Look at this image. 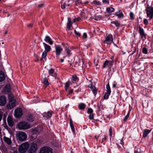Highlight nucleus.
<instances>
[{
    "mask_svg": "<svg viewBox=\"0 0 153 153\" xmlns=\"http://www.w3.org/2000/svg\"><path fill=\"white\" fill-rule=\"evenodd\" d=\"M29 146V143L25 142L20 145L18 148V151L20 153H25L27 150Z\"/></svg>",
    "mask_w": 153,
    "mask_h": 153,
    "instance_id": "obj_1",
    "label": "nucleus"
},
{
    "mask_svg": "<svg viewBox=\"0 0 153 153\" xmlns=\"http://www.w3.org/2000/svg\"><path fill=\"white\" fill-rule=\"evenodd\" d=\"M37 145L34 142L31 143L28 148V153H34L37 150Z\"/></svg>",
    "mask_w": 153,
    "mask_h": 153,
    "instance_id": "obj_2",
    "label": "nucleus"
},
{
    "mask_svg": "<svg viewBox=\"0 0 153 153\" xmlns=\"http://www.w3.org/2000/svg\"><path fill=\"white\" fill-rule=\"evenodd\" d=\"M146 13L148 18L151 20L153 17V7L148 6L146 8Z\"/></svg>",
    "mask_w": 153,
    "mask_h": 153,
    "instance_id": "obj_3",
    "label": "nucleus"
},
{
    "mask_svg": "<svg viewBox=\"0 0 153 153\" xmlns=\"http://www.w3.org/2000/svg\"><path fill=\"white\" fill-rule=\"evenodd\" d=\"M18 126L20 129H26L30 128V125L25 122H22L18 124Z\"/></svg>",
    "mask_w": 153,
    "mask_h": 153,
    "instance_id": "obj_4",
    "label": "nucleus"
},
{
    "mask_svg": "<svg viewBox=\"0 0 153 153\" xmlns=\"http://www.w3.org/2000/svg\"><path fill=\"white\" fill-rule=\"evenodd\" d=\"M39 153H53V150L48 146H45L40 149Z\"/></svg>",
    "mask_w": 153,
    "mask_h": 153,
    "instance_id": "obj_5",
    "label": "nucleus"
},
{
    "mask_svg": "<svg viewBox=\"0 0 153 153\" xmlns=\"http://www.w3.org/2000/svg\"><path fill=\"white\" fill-rule=\"evenodd\" d=\"M23 114L22 109L20 108L16 109L15 110V116L17 118H19Z\"/></svg>",
    "mask_w": 153,
    "mask_h": 153,
    "instance_id": "obj_6",
    "label": "nucleus"
},
{
    "mask_svg": "<svg viewBox=\"0 0 153 153\" xmlns=\"http://www.w3.org/2000/svg\"><path fill=\"white\" fill-rule=\"evenodd\" d=\"M55 52L56 55H59L63 50L62 48L59 45H55Z\"/></svg>",
    "mask_w": 153,
    "mask_h": 153,
    "instance_id": "obj_7",
    "label": "nucleus"
},
{
    "mask_svg": "<svg viewBox=\"0 0 153 153\" xmlns=\"http://www.w3.org/2000/svg\"><path fill=\"white\" fill-rule=\"evenodd\" d=\"M18 139L20 141H24L27 138L26 134L23 132H20L18 134Z\"/></svg>",
    "mask_w": 153,
    "mask_h": 153,
    "instance_id": "obj_8",
    "label": "nucleus"
},
{
    "mask_svg": "<svg viewBox=\"0 0 153 153\" xmlns=\"http://www.w3.org/2000/svg\"><path fill=\"white\" fill-rule=\"evenodd\" d=\"M106 88L107 89V92L105 93L104 96V99H108L109 96L111 92L110 85L108 83L106 85Z\"/></svg>",
    "mask_w": 153,
    "mask_h": 153,
    "instance_id": "obj_9",
    "label": "nucleus"
},
{
    "mask_svg": "<svg viewBox=\"0 0 153 153\" xmlns=\"http://www.w3.org/2000/svg\"><path fill=\"white\" fill-rule=\"evenodd\" d=\"M113 42V38L111 34H109L106 37L104 42L108 45L110 44Z\"/></svg>",
    "mask_w": 153,
    "mask_h": 153,
    "instance_id": "obj_10",
    "label": "nucleus"
},
{
    "mask_svg": "<svg viewBox=\"0 0 153 153\" xmlns=\"http://www.w3.org/2000/svg\"><path fill=\"white\" fill-rule=\"evenodd\" d=\"M139 32L141 39H142L145 40L146 39V35L145 34L144 31L143 29L141 27H139Z\"/></svg>",
    "mask_w": 153,
    "mask_h": 153,
    "instance_id": "obj_11",
    "label": "nucleus"
},
{
    "mask_svg": "<svg viewBox=\"0 0 153 153\" xmlns=\"http://www.w3.org/2000/svg\"><path fill=\"white\" fill-rule=\"evenodd\" d=\"M6 102V97L4 95H2L0 97V105H4Z\"/></svg>",
    "mask_w": 153,
    "mask_h": 153,
    "instance_id": "obj_12",
    "label": "nucleus"
},
{
    "mask_svg": "<svg viewBox=\"0 0 153 153\" xmlns=\"http://www.w3.org/2000/svg\"><path fill=\"white\" fill-rule=\"evenodd\" d=\"M7 122L8 124L10 127H12L13 126L14 122L12 119V117L11 116H8L7 118Z\"/></svg>",
    "mask_w": 153,
    "mask_h": 153,
    "instance_id": "obj_13",
    "label": "nucleus"
},
{
    "mask_svg": "<svg viewBox=\"0 0 153 153\" xmlns=\"http://www.w3.org/2000/svg\"><path fill=\"white\" fill-rule=\"evenodd\" d=\"M16 102H11L9 101L7 105V108L8 109H11L15 106Z\"/></svg>",
    "mask_w": 153,
    "mask_h": 153,
    "instance_id": "obj_14",
    "label": "nucleus"
},
{
    "mask_svg": "<svg viewBox=\"0 0 153 153\" xmlns=\"http://www.w3.org/2000/svg\"><path fill=\"white\" fill-rule=\"evenodd\" d=\"M48 73L49 76H51L55 78L56 77V74L53 68H51L48 71Z\"/></svg>",
    "mask_w": 153,
    "mask_h": 153,
    "instance_id": "obj_15",
    "label": "nucleus"
},
{
    "mask_svg": "<svg viewBox=\"0 0 153 153\" xmlns=\"http://www.w3.org/2000/svg\"><path fill=\"white\" fill-rule=\"evenodd\" d=\"M88 87L90 88L94 95L95 96L97 93V89L92 84H91L90 86H88Z\"/></svg>",
    "mask_w": 153,
    "mask_h": 153,
    "instance_id": "obj_16",
    "label": "nucleus"
},
{
    "mask_svg": "<svg viewBox=\"0 0 153 153\" xmlns=\"http://www.w3.org/2000/svg\"><path fill=\"white\" fill-rule=\"evenodd\" d=\"M53 112L51 111H49L48 112H45L43 113V117H45L48 119L50 118L52 115Z\"/></svg>",
    "mask_w": 153,
    "mask_h": 153,
    "instance_id": "obj_17",
    "label": "nucleus"
},
{
    "mask_svg": "<svg viewBox=\"0 0 153 153\" xmlns=\"http://www.w3.org/2000/svg\"><path fill=\"white\" fill-rule=\"evenodd\" d=\"M43 44L44 46V48L45 49V51L48 52L51 50V48L50 46L47 44L45 42H43Z\"/></svg>",
    "mask_w": 153,
    "mask_h": 153,
    "instance_id": "obj_18",
    "label": "nucleus"
},
{
    "mask_svg": "<svg viewBox=\"0 0 153 153\" xmlns=\"http://www.w3.org/2000/svg\"><path fill=\"white\" fill-rule=\"evenodd\" d=\"M3 140L8 145H10L12 143L11 139L10 138L4 136L3 137Z\"/></svg>",
    "mask_w": 153,
    "mask_h": 153,
    "instance_id": "obj_19",
    "label": "nucleus"
},
{
    "mask_svg": "<svg viewBox=\"0 0 153 153\" xmlns=\"http://www.w3.org/2000/svg\"><path fill=\"white\" fill-rule=\"evenodd\" d=\"M44 40L51 45H52L53 43L51 39L48 36L45 37Z\"/></svg>",
    "mask_w": 153,
    "mask_h": 153,
    "instance_id": "obj_20",
    "label": "nucleus"
},
{
    "mask_svg": "<svg viewBox=\"0 0 153 153\" xmlns=\"http://www.w3.org/2000/svg\"><path fill=\"white\" fill-rule=\"evenodd\" d=\"M151 131V130L146 129L144 130V132L143 135V137L145 138L148 135V134Z\"/></svg>",
    "mask_w": 153,
    "mask_h": 153,
    "instance_id": "obj_21",
    "label": "nucleus"
},
{
    "mask_svg": "<svg viewBox=\"0 0 153 153\" xmlns=\"http://www.w3.org/2000/svg\"><path fill=\"white\" fill-rule=\"evenodd\" d=\"M5 79V76L4 72L2 71H0V82L4 80Z\"/></svg>",
    "mask_w": 153,
    "mask_h": 153,
    "instance_id": "obj_22",
    "label": "nucleus"
},
{
    "mask_svg": "<svg viewBox=\"0 0 153 153\" xmlns=\"http://www.w3.org/2000/svg\"><path fill=\"white\" fill-rule=\"evenodd\" d=\"M115 14L119 18H120L123 16V14L120 11H119L116 12Z\"/></svg>",
    "mask_w": 153,
    "mask_h": 153,
    "instance_id": "obj_23",
    "label": "nucleus"
},
{
    "mask_svg": "<svg viewBox=\"0 0 153 153\" xmlns=\"http://www.w3.org/2000/svg\"><path fill=\"white\" fill-rule=\"evenodd\" d=\"M68 21L67 23V27L68 30H70L72 25L71 20V19L69 18H68Z\"/></svg>",
    "mask_w": 153,
    "mask_h": 153,
    "instance_id": "obj_24",
    "label": "nucleus"
},
{
    "mask_svg": "<svg viewBox=\"0 0 153 153\" xmlns=\"http://www.w3.org/2000/svg\"><path fill=\"white\" fill-rule=\"evenodd\" d=\"M4 90L6 92H10V85L9 84H7L5 87Z\"/></svg>",
    "mask_w": 153,
    "mask_h": 153,
    "instance_id": "obj_25",
    "label": "nucleus"
},
{
    "mask_svg": "<svg viewBox=\"0 0 153 153\" xmlns=\"http://www.w3.org/2000/svg\"><path fill=\"white\" fill-rule=\"evenodd\" d=\"M8 98L9 99V101H11V102H15V100L14 99L13 95L11 94H8Z\"/></svg>",
    "mask_w": 153,
    "mask_h": 153,
    "instance_id": "obj_26",
    "label": "nucleus"
},
{
    "mask_svg": "<svg viewBox=\"0 0 153 153\" xmlns=\"http://www.w3.org/2000/svg\"><path fill=\"white\" fill-rule=\"evenodd\" d=\"M42 82L46 86H47L49 85L48 79L46 77H45L43 79Z\"/></svg>",
    "mask_w": 153,
    "mask_h": 153,
    "instance_id": "obj_27",
    "label": "nucleus"
},
{
    "mask_svg": "<svg viewBox=\"0 0 153 153\" xmlns=\"http://www.w3.org/2000/svg\"><path fill=\"white\" fill-rule=\"evenodd\" d=\"M79 108L80 110H83L85 107V105L83 103H80L78 105Z\"/></svg>",
    "mask_w": 153,
    "mask_h": 153,
    "instance_id": "obj_28",
    "label": "nucleus"
},
{
    "mask_svg": "<svg viewBox=\"0 0 153 153\" xmlns=\"http://www.w3.org/2000/svg\"><path fill=\"white\" fill-rule=\"evenodd\" d=\"M27 120L29 121L32 122L34 120V118L31 115H29L27 117Z\"/></svg>",
    "mask_w": 153,
    "mask_h": 153,
    "instance_id": "obj_29",
    "label": "nucleus"
},
{
    "mask_svg": "<svg viewBox=\"0 0 153 153\" xmlns=\"http://www.w3.org/2000/svg\"><path fill=\"white\" fill-rule=\"evenodd\" d=\"M82 4L81 1L80 0H76L75 1V4L76 6H79Z\"/></svg>",
    "mask_w": 153,
    "mask_h": 153,
    "instance_id": "obj_30",
    "label": "nucleus"
},
{
    "mask_svg": "<svg viewBox=\"0 0 153 153\" xmlns=\"http://www.w3.org/2000/svg\"><path fill=\"white\" fill-rule=\"evenodd\" d=\"M65 51L66 52V53L69 57L71 55V51L68 48H66Z\"/></svg>",
    "mask_w": 153,
    "mask_h": 153,
    "instance_id": "obj_31",
    "label": "nucleus"
},
{
    "mask_svg": "<svg viewBox=\"0 0 153 153\" xmlns=\"http://www.w3.org/2000/svg\"><path fill=\"white\" fill-rule=\"evenodd\" d=\"M70 124L72 131H74V128L71 119H70Z\"/></svg>",
    "mask_w": 153,
    "mask_h": 153,
    "instance_id": "obj_32",
    "label": "nucleus"
},
{
    "mask_svg": "<svg viewBox=\"0 0 153 153\" xmlns=\"http://www.w3.org/2000/svg\"><path fill=\"white\" fill-rule=\"evenodd\" d=\"M61 8L62 9H65V7L66 6L67 4L66 3L63 2V1H62L61 2Z\"/></svg>",
    "mask_w": 153,
    "mask_h": 153,
    "instance_id": "obj_33",
    "label": "nucleus"
},
{
    "mask_svg": "<svg viewBox=\"0 0 153 153\" xmlns=\"http://www.w3.org/2000/svg\"><path fill=\"white\" fill-rule=\"evenodd\" d=\"M114 10V8L112 7H108L106 9L107 11L109 13L112 12Z\"/></svg>",
    "mask_w": 153,
    "mask_h": 153,
    "instance_id": "obj_34",
    "label": "nucleus"
},
{
    "mask_svg": "<svg viewBox=\"0 0 153 153\" xmlns=\"http://www.w3.org/2000/svg\"><path fill=\"white\" fill-rule=\"evenodd\" d=\"M109 61L108 60H106L103 63L102 68H105L106 66L108 65L109 64Z\"/></svg>",
    "mask_w": 153,
    "mask_h": 153,
    "instance_id": "obj_35",
    "label": "nucleus"
},
{
    "mask_svg": "<svg viewBox=\"0 0 153 153\" xmlns=\"http://www.w3.org/2000/svg\"><path fill=\"white\" fill-rule=\"evenodd\" d=\"M130 111H129L128 112L126 116L125 117L124 119H123V121H126L127 120L128 118L129 117L130 115Z\"/></svg>",
    "mask_w": 153,
    "mask_h": 153,
    "instance_id": "obj_36",
    "label": "nucleus"
},
{
    "mask_svg": "<svg viewBox=\"0 0 153 153\" xmlns=\"http://www.w3.org/2000/svg\"><path fill=\"white\" fill-rule=\"evenodd\" d=\"M47 53L48 52L45 51L42 53V59L44 58L46 56Z\"/></svg>",
    "mask_w": 153,
    "mask_h": 153,
    "instance_id": "obj_37",
    "label": "nucleus"
},
{
    "mask_svg": "<svg viewBox=\"0 0 153 153\" xmlns=\"http://www.w3.org/2000/svg\"><path fill=\"white\" fill-rule=\"evenodd\" d=\"M142 52L143 53L146 54L148 53V50L146 48H143L142 49Z\"/></svg>",
    "mask_w": 153,
    "mask_h": 153,
    "instance_id": "obj_38",
    "label": "nucleus"
},
{
    "mask_svg": "<svg viewBox=\"0 0 153 153\" xmlns=\"http://www.w3.org/2000/svg\"><path fill=\"white\" fill-rule=\"evenodd\" d=\"M130 16L131 19L134 20V14L132 12H131L130 13Z\"/></svg>",
    "mask_w": 153,
    "mask_h": 153,
    "instance_id": "obj_39",
    "label": "nucleus"
},
{
    "mask_svg": "<svg viewBox=\"0 0 153 153\" xmlns=\"http://www.w3.org/2000/svg\"><path fill=\"white\" fill-rule=\"evenodd\" d=\"M93 110L91 108H89L88 109L87 112L88 114H91L93 113Z\"/></svg>",
    "mask_w": 153,
    "mask_h": 153,
    "instance_id": "obj_40",
    "label": "nucleus"
},
{
    "mask_svg": "<svg viewBox=\"0 0 153 153\" xmlns=\"http://www.w3.org/2000/svg\"><path fill=\"white\" fill-rule=\"evenodd\" d=\"M112 24H114L117 27H119L120 25V24L118 22H116V21H113L111 22Z\"/></svg>",
    "mask_w": 153,
    "mask_h": 153,
    "instance_id": "obj_41",
    "label": "nucleus"
},
{
    "mask_svg": "<svg viewBox=\"0 0 153 153\" xmlns=\"http://www.w3.org/2000/svg\"><path fill=\"white\" fill-rule=\"evenodd\" d=\"M91 120L94 119V114H90L88 117Z\"/></svg>",
    "mask_w": 153,
    "mask_h": 153,
    "instance_id": "obj_42",
    "label": "nucleus"
},
{
    "mask_svg": "<svg viewBox=\"0 0 153 153\" xmlns=\"http://www.w3.org/2000/svg\"><path fill=\"white\" fill-rule=\"evenodd\" d=\"M103 137L102 139L101 143H102L104 141H106L107 140V136L106 135H104L103 136Z\"/></svg>",
    "mask_w": 153,
    "mask_h": 153,
    "instance_id": "obj_43",
    "label": "nucleus"
},
{
    "mask_svg": "<svg viewBox=\"0 0 153 153\" xmlns=\"http://www.w3.org/2000/svg\"><path fill=\"white\" fill-rule=\"evenodd\" d=\"M70 83L69 82H67L65 83V87L67 88H68L70 85Z\"/></svg>",
    "mask_w": 153,
    "mask_h": 153,
    "instance_id": "obj_44",
    "label": "nucleus"
},
{
    "mask_svg": "<svg viewBox=\"0 0 153 153\" xmlns=\"http://www.w3.org/2000/svg\"><path fill=\"white\" fill-rule=\"evenodd\" d=\"M72 78L73 80L74 81H76L77 78V76L76 75L72 76Z\"/></svg>",
    "mask_w": 153,
    "mask_h": 153,
    "instance_id": "obj_45",
    "label": "nucleus"
},
{
    "mask_svg": "<svg viewBox=\"0 0 153 153\" xmlns=\"http://www.w3.org/2000/svg\"><path fill=\"white\" fill-rule=\"evenodd\" d=\"M143 23H144V24L145 25H147L148 24V21L147 20V19H144V21H143Z\"/></svg>",
    "mask_w": 153,
    "mask_h": 153,
    "instance_id": "obj_46",
    "label": "nucleus"
},
{
    "mask_svg": "<svg viewBox=\"0 0 153 153\" xmlns=\"http://www.w3.org/2000/svg\"><path fill=\"white\" fill-rule=\"evenodd\" d=\"M74 33L77 36H80V34L79 32L75 30H74Z\"/></svg>",
    "mask_w": 153,
    "mask_h": 153,
    "instance_id": "obj_47",
    "label": "nucleus"
},
{
    "mask_svg": "<svg viewBox=\"0 0 153 153\" xmlns=\"http://www.w3.org/2000/svg\"><path fill=\"white\" fill-rule=\"evenodd\" d=\"M93 3L96 5H99L100 4V2L97 1H94L93 2Z\"/></svg>",
    "mask_w": 153,
    "mask_h": 153,
    "instance_id": "obj_48",
    "label": "nucleus"
},
{
    "mask_svg": "<svg viewBox=\"0 0 153 153\" xmlns=\"http://www.w3.org/2000/svg\"><path fill=\"white\" fill-rule=\"evenodd\" d=\"M87 37V34L86 33H84L83 34V39H85Z\"/></svg>",
    "mask_w": 153,
    "mask_h": 153,
    "instance_id": "obj_49",
    "label": "nucleus"
},
{
    "mask_svg": "<svg viewBox=\"0 0 153 153\" xmlns=\"http://www.w3.org/2000/svg\"><path fill=\"white\" fill-rule=\"evenodd\" d=\"M109 135L110 136L112 135V129L111 128H110L109 130Z\"/></svg>",
    "mask_w": 153,
    "mask_h": 153,
    "instance_id": "obj_50",
    "label": "nucleus"
},
{
    "mask_svg": "<svg viewBox=\"0 0 153 153\" xmlns=\"http://www.w3.org/2000/svg\"><path fill=\"white\" fill-rule=\"evenodd\" d=\"M94 20H100L101 19V18L99 17H98L97 16L95 17L94 18Z\"/></svg>",
    "mask_w": 153,
    "mask_h": 153,
    "instance_id": "obj_51",
    "label": "nucleus"
},
{
    "mask_svg": "<svg viewBox=\"0 0 153 153\" xmlns=\"http://www.w3.org/2000/svg\"><path fill=\"white\" fill-rule=\"evenodd\" d=\"M102 1L104 3H109V1L108 0H102Z\"/></svg>",
    "mask_w": 153,
    "mask_h": 153,
    "instance_id": "obj_52",
    "label": "nucleus"
},
{
    "mask_svg": "<svg viewBox=\"0 0 153 153\" xmlns=\"http://www.w3.org/2000/svg\"><path fill=\"white\" fill-rule=\"evenodd\" d=\"M120 143L122 145V147H123V145L124 144V143L123 142V140H120Z\"/></svg>",
    "mask_w": 153,
    "mask_h": 153,
    "instance_id": "obj_53",
    "label": "nucleus"
},
{
    "mask_svg": "<svg viewBox=\"0 0 153 153\" xmlns=\"http://www.w3.org/2000/svg\"><path fill=\"white\" fill-rule=\"evenodd\" d=\"M2 117V113L0 111V121L1 120Z\"/></svg>",
    "mask_w": 153,
    "mask_h": 153,
    "instance_id": "obj_54",
    "label": "nucleus"
},
{
    "mask_svg": "<svg viewBox=\"0 0 153 153\" xmlns=\"http://www.w3.org/2000/svg\"><path fill=\"white\" fill-rule=\"evenodd\" d=\"M112 65V61H111L110 62H109V68H111V66Z\"/></svg>",
    "mask_w": 153,
    "mask_h": 153,
    "instance_id": "obj_55",
    "label": "nucleus"
},
{
    "mask_svg": "<svg viewBox=\"0 0 153 153\" xmlns=\"http://www.w3.org/2000/svg\"><path fill=\"white\" fill-rule=\"evenodd\" d=\"M43 5H44L43 4H40L38 6V7L39 8H41V7H42Z\"/></svg>",
    "mask_w": 153,
    "mask_h": 153,
    "instance_id": "obj_56",
    "label": "nucleus"
},
{
    "mask_svg": "<svg viewBox=\"0 0 153 153\" xmlns=\"http://www.w3.org/2000/svg\"><path fill=\"white\" fill-rule=\"evenodd\" d=\"M73 92V89H71L70 90V91L68 92L69 94H71Z\"/></svg>",
    "mask_w": 153,
    "mask_h": 153,
    "instance_id": "obj_57",
    "label": "nucleus"
},
{
    "mask_svg": "<svg viewBox=\"0 0 153 153\" xmlns=\"http://www.w3.org/2000/svg\"><path fill=\"white\" fill-rule=\"evenodd\" d=\"M32 26V25L30 24L27 25V26L28 27H31Z\"/></svg>",
    "mask_w": 153,
    "mask_h": 153,
    "instance_id": "obj_58",
    "label": "nucleus"
},
{
    "mask_svg": "<svg viewBox=\"0 0 153 153\" xmlns=\"http://www.w3.org/2000/svg\"><path fill=\"white\" fill-rule=\"evenodd\" d=\"M76 19H74L73 20V22H76Z\"/></svg>",
    "mask_w": 153,
    "mask_h": 153,
    "instance_id": "obj_59",
    "label": "nucleus"
},
{
    "mask_svg": "<svg viewBox=\"0 0 153 153\" xmlns=\"http://www.w3.org/2000/svg\"><path fill=\"white\" fill-rule=\"evenodd\" d=\"M69 106V104H68L65 107V108H67Z\"/></svg>",
    "mask_w": 153,
    "mask_h": 153,
    "instance_id": "obj_60",
    "label": "nucleus"
},
{
    "mask_svg": "<svg viewBox=\"0 0 153 153\" xmlns=\"http://www.w3.org/2000/svg\"><path fill=\"white\" fill-rule=\"evenodd\" d=\"M88 1H86L84 3L86 4H88Z\"/></svg>",
    "mask_w": 153,
    "mask_h": 153,
    "instance_id": "obj_61",
    "label": "nucleus"
},
{
    "mask_svg": "<svg viewBox=\"0 0 153 153\" xmlns=\"http://www.w3.org/2000/svg\"><path fill=\"white\" fill-rule=\"evenodd\" d=\"M60 61L61 62H63L64 61V60L62 59H60Z\"/></svg>",
    "mask_w": 153,
    "mask_h": 153,
    "instance_id": "obj_62",
    "label": "nucleus"
},
{
    "mask_svg": "<svg viewBox=\"0 0 153 153\" xmlns=\"http://www.w3.org/2000/svg\"><path fill=\"white\" fill-rule=\"evenodd\" d=\"M134 153H140V152H139L137 151H135L134 152Z\"/></svg>",
    "mask_w": 153,
    "mask_h": 153,
    "instance_id": "obj_63",
    "label": "nucleus"
},
{
    "mask_svg": "<svg viewBox=\"0 0 153 153\" xmlns=\"http://www.w3.org/2000/svg\"><path fill=\"white\" fill-rule=\"evenodd\" d=\"M13 153H18V152L17 151H14Z\"/></svg>",
    "mask_w": 153,
    "mask_h": 153,
    "instance_id": "obj_64",
    "label": "nucleus"
}]
</instances>
